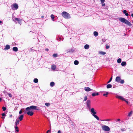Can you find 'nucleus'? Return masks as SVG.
Instances as JSON below:
<instances>
[{
	"mask_svg": "<svg viewBox=\"0 0 133 133\" xmlns=\"http://www.w3.org/2000/svg\"><path fill=\"white\" fill-rule=\"evenodd\" d=\"M126 64V63L125 62H123L121 63V65L122 66H124Z\"/></svg>",
	"mask_w": 133,
	"mask_h": 133,
	"instance_id": "nucleus-22",
	"label": "nucleus"
},
{
	"mask_svg": "<svg viewBox=\"0 0 133 133\" xmlns=\"http://www.w3.org/2000/svg\"><path fill=\"white\" fill-rule=\"evenodd\" d=\"M2 109H3V111H5L6 109V107H3L2 108Z\"/></svg>",
	"mask_w": 133,
	"mask_h": 133,
	"instance_id": "nucleus-34",
	"label": "nucleus"
},
{
	"mask_svg": "<svg viewBox=\"0 0 133 133\" xmlns=\"http://www.w3.org/2000/svg\"><path fill=\"white\" fill-rule=\"evenodd\" d=\"M109 46L108 45H106V48L107 49H109Z\"/></svg>",
	"mask_w": 133,
	"mask_h": 133,
	"instance_id": "nucleus-41",
	"label": "nucleus"
},
{
	"mask_svg": "<svg viewBox=\"0 0 133 133\" xmlns=\"http://www.w3.org/2000/svg\"><path fill=\"white\" fill-rule=\"evenodd\" d=\"M74 63L75 65H77L78 64L79 62L77 60H75L74 62Z\"/></svg>",
	"mask_w": 133,
	"mask_h": 133,
	"instance_id": "nucleus-23",
	"label": "nucleus"
},
{
	"mask_svg": "<svg viewBox=\"0 0 133 133\" xmlns=\"http://www.w3.org/2000/svg\"><path fill=\"white\" fill-rule=\"evenodd\" d=\"M34 82L35 83H36L38 82V80L36 78L34 79Z\"/></svg>",
	"mask_w": 133,
	"mask_h": 133,
	"instance_id": "nucleus-27",
	"label": "nucleus"
},
{
	"mask_svg": "<svg viewBox=\"0 0 133 133\" xmlns=\"http://www.w3.org/2000/svg\"><path fill=\"white\" fill-rule=\"evenodd\" d=\"M51 131V128L50 129L48 130L47 132H46V133H49V132H50Z\"/></svg>",
	"mask_w": 133,
	"mask_h": 133,
	"instance_id": "nucleus-40",
	"label": "nucleus"
},
{
	"mask_svg": "<svg viewBox=\"0 0 133 133\" xmlns=\"http://www.w3.org/2000/svg\"><path fill=\"white\" fill-rule=\"evenodd\" d=\"M37 107L34 105H32L29 107H28L25 109L26 111H30L31 109L39 110L38 108H37Z\"/></svg>",
	"mask_w": 133,
	"mask_h": 133,
	"instance_id": "nucleus-4",
	"label": "nucleus"
},
{
	"mask_svg": "<svg viewBox=\"0 0 133 133\" xmlns=\"http://www.w3.org/2000/svg\"><path fill=\"white\" fill-rule=\"evenodd\" d=\"M112 87V85L109 84L107 85V89H109L111 88Z\"/></svg>",
	"mask_w": 133,
	"mask_h": 133,
	"instance_id": "nucleus-20",
	"label": "nucleus"
},
{
	"mask_svg": "<svg viewBox=\"0 0 133 133\" xmlns=\"http://www.w3.org/2000/svg\"><path fill=\"white\" fill-rule=\"evenodd\" d=\"M44 16H41V18H44Z\"/></svg>",
	"mask_w": 133,
	"mask_h": 133,
	"instance_id": "nucleus-54",
	"label": "nucleus"
},
{
	"mask_svg": "<svg viewBox=\"0 0 133 133\" xmlns=\"http://www.w3.org/2000/svg\"><path fill=\"white\" fill-rule=\"evenodd\" d=\"M102 129L105 131H108L110 130V129L109 127L105 125L102 126Z\"/></svg>",
	"mask_w": 133,
	"mask_h": 133,
	"instance_id": "nucleus-6",
	"label": "nucleus"
},
{
	"mask_svg": "<svg viewBox=\"0 0 133 133\" xmlns=\"http://www.w3.org/2000/svg\"><path fill=\"white\" fill-rule=\"evenodd\" d=\"M132 111H130L129 113V114H128V115L129 116H130L132 114Z\"/></svg>",
	"mask_w": 133,
	"mask_h": 133,
	"instance_id": "nucleus-37",
	"label": "nucleus"
},
{
	"mask_svg": "<svg viewBox=\"0 0 133 133\" xmlns=\"http://www.w3.org/2000/svg\"><path fill=\"white\" fill-rule=\"evenodd\" d=\"M19 121L17 119H16L15 122V125L16 126H17L19 124Z\"/></svg>",
	"mask_w": 133,
	"mask_h": 133,
	"instance_id": "nucleus-15",
	"label": "nucleus"
},
{
	"mask_svg": "<svg viewBox=\"0 0 133 133\" xmlns=\"http://www.w3.org/2000/svg\"><path fill=\"white\" fill-rule=\"evenodd\" d=\"M22 110H20V111H19V114H22Z\"/></svg>",
	"mask_w": 133,
	"mask_h": 133,
	"instance_id": "nucleus-46",
	"label": "nucleus"
},
{
	"mask_svg": "<svg viewBox=\"0 0 133 133\" xmlns=\"http://www.w3.org/2000/svg\"><path fill=\"white\" fill-rule=\"evenodd\" d=\"M109 94V93L108 92H106V94H103L104 96H106V97H107V95Z\"/></svg>",
	"mask_w": 133,
	"mask_h": 133,
	"instance_id": "nucleus-36",
	"label": "nucleus"
},
{
	"mask_svg": "<svg viewBox=\"0 0 133 133\" xmlns=\"http://www.w3.org/2000/svg\"><path fill=\"white\" fill-rule=\"evenodd\" d=\"M57 133H61V132L60 130H59L58 131Z\"/></svg>",
	"mask_w": 133,
	"mask_h": 133,
	"instance_id": "nucleus-48",
	"label": "nucleus"
},
{
	"mask_svg": "<svg viewBox=\"0 0 133 133\" xmlns=\"http://www.w3.org/2000/svg\"><path fill=\"white\" fill-rule=\"evenodd\" d=\"M27 114L30 116H32L34 114V112L32 111H28L27 112Z\"/></svg>",
	"mask_w": 133,
	"mask_h": 133,
	"instance_id": "nucleus-11",
	"label": "nucleus"
},
{
	"mask_svg": "<svg viewBox=\"0 0 133 133\" xmlns=\"http://www.w3.org/2000/svg\"><path fill=\"white\" fill-rule=\"evenodd\" d=\"M26 111V110H25V112H24L25 114H26V113L27 114V112H26V111Z\"/></svg>",
	"mask_w": 133,
	"mask_h": 133,
	"instance_id": "nucleus-52",
	"label": "nucleus"
},
{
	"mask_svg": "<svg viewBox=\"0 0 133 133\" xmlns=\"http://www.w3.org/2000/svg\"><path fill=\"white\" fill-rule=\"evenodd\" d=\"M50 86L52 87L54 86L55 85V83L54 82H51L50 84Z\"/></svg>",
	"mask_w": 133,
	"mask_h": 133,
	"instance_id": "nucleus-24",
	"label": "nucleus"
},
{
	"mask_svg": "<svg viewBox=\"0 0 133 133\" xmlns=\"http://www.w3.org/2000/svg\"><path fill=\"white\" fill-rule=\"evenodd\" d=\"M12 116V115L11 114H10L9 115V117L10 118H11Z\"/></svg>",
	"mask_w": 133,
	"mask_h": 133,
	"instance_id": "nucleus-43",
	"label": "nucleus"
},
{
	"mask_svg": "<svg viewBox=\"0 0 133 133\" xmlns=\"http://www.w3.org/2000/svg\"><path fill=\"white\" fill-rule=\"evenodd\" d=\"M131 16H132V17H133V14H132L131 15Z\"/></svg>",
	"mask_w": 133,
	"mask_h": 133,
	"instance_id": "nucleus-56",
	"label": "nucleus"
},
{
	"mask_svg": "<svg viewBox=\"0 0 133 133\" xmlns=\"http://www.w3.org/2000/svg\"><path fill=\"white\" fill-rule=\"evenodd\" d=\"M10 46L9 45H6L5 48H4V50H8L10 49Z\"/></svg>",
	"mask_w": 133,
	"mask_h": 133,
	"instance_id": "nucleus-13",
	"label": "nucleus"
},
{
	"mask_svg": "<svg viewBox=\"0 0 133 133\" xmlns=\"http://www.w3.org/2000/svg\"><path fill=\"white\" fill-rule=\"evenodd\" d=\"M54 15L53 14H52L51 16V17L52 19V20L53 21H54Z\"/></svg>",
	"mask_w": 133,
	"mask_h": 133,
	"instance_id": "nucleus-31",
	"label": "nucleus"
},
{
	"mask_svg": "<svg viewBox=\"0 0 133 133\" xmlns=\"http://www.w3.org/2000/svg\"><path fill=\"white\" fill-rule=\"evenodd\" d=\"M2 23V21H0V23Z\"/></svg>",
	"mask_w": 133,
	"mask_h": 133,
	"instance_id": "nucleus-57",
	"label": "nucleus"
},
{
	"mask_svg": "<svg viewBox=\"0 0 133 133\" xmlns=\"http://www.w3.org/2000/svg\"><path fill=\"white\" fill-rule=\"evenodd\" d=\"M15 132H19V130L18 129V127L17 126H15Z\"/></svg>",
	"mask_w": 133,
	"mask_h": 133,
	"instance_id": "nucleus-21",
	"label": "nucleus"
},
{
	"mask_svg": "<svg viewBox=\"0 0 133 133\" xmlns=\"http://www.w3.org/2000/svg\"><path fill=\"white\" fill-rule=\"evenodd\" d=\"M121 59L119 58L117 60V62L118 63H121Z\"/></svg>",
	"mask_w": 133,
	"mask_h": 133,
	"instance_id": "nucleus-30",
	"label": "nucleus"
},
{
	"mask_svg": "<svg viewBox=\"0 0 133 133\" xmlns=\"http://www.w3.org/2000/svg\"><path fill=\"white\" fill-rule=\"evenodd\" d=\"M94 34L95 36H97L98 35V32L96 31H94Z\"/></svg>",
	"mask_w": 133,
	"mask_h": 133,
	"instance_id": "nucleus-26",
	"label": "nucleus"
},
{
	"mask_svg": "<svg viewBox=\"0 0 133 133\" xmlns=\"http://www.w3.org/2000/svg\"><path fill=\"white\" fill-rule=\"evenodd\" d=\"M89 47V45L88 44H86L85 45L84 48L85 49H88Z\"/></svg>",
	"mask_w": 133,
	"mask_h": 133,
	"instance_id": "nucleus-18",
	"label": "nucleus"
},
{
	"mask_svg": "<svg viewBox=\"0 0 133 133\" xmlns=\"http://www.w3.org/2000/svg\"><path fill=\"white\" fill-rule=\"evenodd\" d=\"M1 115L2 116V117H1V118L2 119H4L5 118V117H4V116H5V114L4 113H3Z\"/></svg>",
	"mask_w": 133,
	"mask_h": 133,
	"instance_id": "nucleus-28",
	"label": "nucleus"
},
{
	"mask_svg": "<svg viewBox=\"0 0 133 133\" xmlns=\"http://www.w3.org/2000/svg\"><path fill=\"white\" fill-rule=\"evenodd\" d=\"M2 100V99L0 97V102Z\"/></svg>",
	"mask_w": 133,
	"mask_h": 133,
	"instance_id": "nucleus-55",
	"label": "nucleus"
},
{
	"mask_svg": "<svg viewBox=\"0 0 133 133\" xmlns=\"http://www.w3.org/2000/svg\"><path fill=\"white\" fill-rule=\"evenodd\" d=\"M13 7L16 10L18 8V5L17 3H14L13 5Z\"/></svg>",
	"mask_w": 133,
	"mask_h": 133,
	"instance_id": "nucleus-9",
	"label": "nucleus"
},
{
	"mask_svg": "<svg viewBox=\"0 0 133 133\" xmlns=\"http://www.w3.org/2000/svg\"><path fill=\"white\" fill-rule=\"evenodd\" d=\"M123 13L125 14V15L127 16H128L129 15V14L128 13H127V11L126 10H124L123 11Z\"/></svg>",
	"mask_w": 133,
	"mask_h": 133,
	"instance_id": "nucleus-16",
	"label": "nucleus"
},
{
	"mask_svg": "<svg viewBox=\"0 0 133 133\" xmlns=\"http://www.w3.org/2000/svg\"><path fill=\"white\" fill-rule=\"evenodd\" d=\"M87 96H85L84 97V100L85 101L87 100Z\"/></svg>",
	"mask_w": 133,
	"mask_h": 133,
	"instance_id": "nucleus-38",
	"label": "nucleus"
},
{
	"mask_svg": "<svg viewBox=\"0 0 133 133\" xmlns=\"http://www.w3.org/2000/svg\"><path fill=\"white\" fill-rule=\"evenodd\" d=\"M100 54L102 55H104L106 54V52L103 51H101L99 52Z\"/></svg>",
	"mask_w": 133,
	"mask_h": 133,
	"instance_id": "nucleus-29",
	"label": "nucleus"
},
{
	"mask_svg": "<svg viewBox=\"0 0 133 133\" xmlns=\"http://www.w3.org/2000/svg\"><path fill=\"white\" fill-rule=\"evenodd\" d=\"M102 3V6H104L105 5V3Z\"/></svg>",
	"mask_w": 133,
	"mask_h": 133,
	"instance_id": "nucleus-49",
	"label": "nucleus"
},
{
	"mask_svg": "<svg viewBox=\"0 0 133 133\" xmlns=\"http://www.w3.org/2000/svg\"><path fill=\"white\" fill-rule=\"evenodd\" d=\"M112 77H111L110 78L109 81L107 82V83H110L112 80Z\"/></svg>",
	"mask_w": 133,
	"mask_h": 133,
	"instance_id": "nucleus-35",
	"label": "nucleus"
},
{
	"mask_svg": "<svg viewBox=\"0 0 133 133\" xmlns=\"http://www.w3.org/2000/svg\"><path fill=\"white\" fill-rule=\"evenodd\" d=\"M51 68L52 69L55 70L56 69V66L55 65H52V66Z\"/></svg>",
	"mask_w": 133,
	"mask_h": 133,
	"instance_id": "nucleus-19",
	"label": "nucleus"
},
{
	"mask_svg": "<svg viewBox=\"0 0 133 133\" xmlns=\"http://www.w3.org/2000/svg\"><path fill=\"white\" fill-rule=\"evenodd\" d=\"M61 39V38H59V41H60Z\"/></svg>",
	"mask_w": 133,
	"mask_h": 133,
	"instance_id": "nucleus-53",
	"label": "nucleus"
},
{
	"mask_svg": "<svg viewBox=\"0 0 133 133\" xmlns=\"http://www.w3.org/2000/svg\"><path fill=\"white\" fill-rule=\"evenodd\" d=\"M49 49L48 48H46L45 49V50L46 51H49Z\"/></svg>",
	"mask_w": 133,
	"mask_h": 133,
	"instance_id": "nucleus-50",
	"label": "nucleus"
},
{
	"mask_svg": "<svg viewBox=\"0 0 133 133\" xmlns=\"http://www.w3.org/2000/svg\"><path fill=\"white\" fill-rule=\"evenodd\" d=\"M57 54H55L53 55V56L55 57H56L57 56Z\"/></svg>",
	"mask_w": 133,
	"mask_h": 133,
	"instance_id": "nucleus-33",
	"label": "nucleus"
},
{
	"mask_svg": "<svg viewBox=\"0 0 133 133\" xmlns=\"http://www.w3.org/2000/svg\"><path fill=\"white\" fill-rule=\"evenodd\" d=\"M84 90L86 91H89L91 90L90 88L88 87H85Z\"/></svg>",
	"mask_w": 133,
	"mask_h": 133,
	"instance_id": "nucleus-12",
	"label": "nucleus"
},
{
	"mask_svg": "<svg viewBox=\"0 0 133 133\" xmlns=\"http://www.w3.org/2000/svg\"><path fill=\"white\" fill-rule=\"evenodd\" d=\"M15 20L18 21V23L20 24H22V21L23 20L22 19H21L19 18H15Z\"/></svg>",
	"mask_w": 133,
	"mask_h": 133,
	"instance_id": "nucleus-8",
	"label": "nucleus"
},
{
	"mask_svg": "<svg viewBox=\"0 0 133 133\" xmlns=\"http://www.w3.org/2000/svg\"><path fill=\"white\" fill-rule=\"evenodd\" d=\"M24 117V116L23 115H21L19 117L18 119L19 120V121H22L23 119V118Z\"/></svg>",
	"mask_w": 133,
	"mask_h": 133,
	"instance_id": "nucleus-14",
	"label": "nucleus"
},
{
	"mask_svg": "<svg viewBox=\"0 0 133 133\" xmlns=\"http://www.w3.org/2000/svg\"><path fill=\"white\" fill-rule=\"evenodd\" d=\"M115 81L116 82L118 83H120L121 84H123L124 82V80L123 79H121L120 77L119 76H117L116 77Z\"/></svg>",
	"mask_w": 133,
	"mask_h": 133,
	"instance_id": "nucleus-5",
	"label": "nucleus"
},
{
	"mask_svg": "<svg viewBox=\"0 0 133 133\" xmlns=\"http://www.w3.org/2000/svg\"><path fill=\"white\" fill-rule=\"evenodd\" d=\"M62 15L64 18L69 19L70 18V15L68 12L65 11H63L62 13Z\"/></svg>",
	"mask_w": 133,
	"mask_h": 133,
	"instance_id": "nucleus-3",
	"label": "nucleus"
},
{
	"mask_svg": "<svg viewBox=\"0 0 133 133\" xmlns=\"http://www.w3.org/2000/svg\"><path fill=\"white\" fill-rule=\"evenodd\" d=\"M111 120L110 119H106L105 120V121H110Z\"/></svg>",
	"mask_w": 133,
	"mask_h": 133,
	"instance_id": "nucleus-45",
	"label": "nucleus"
},
{
	"mask_svg": "<svg viewBox=\"0 0 133 133\" xmlns=\"http://www.w3.org/2000/svg\"><path fill=\"white\" fill-rule=\"evenodd\" d=\"M8 95L9 96V97H12V95L10 94H8Z\"/></svg>",
	"mask_w": 133,
	"mask_h": 133,
	"instance_id": "nucleus-44",
	"label": "nucleus"
},
{
	"mask_svg": "<svg viewBox=\"0 0 133 133\" xmlns=\"http://www.w3.org/2000/svg\"><path fill=\"white\" fill-rule=\"evenodd\" d=\"M119 21L121 22L126 24L129 26H131L132 24L130 23L125 18H123L120 17L119 18Z\"/></svg>",
	"mask_w": 133,
	"mask_h": 133,
	"instance_id": "nucleus-1",
	"label": "nucleus"
},
{
	"mask_svg": "<svg viewBox=\"0 0 133 133\" xmlns=\"http://www.w3.org/2000/svg\"><path fill=\"white\" fill-rule=\"evenodd\" d=\"M125 130H126V129L124 128L122 129H121V131H125Z\"/></svg>",
	"mask_w": 133,
	"mask_h": 133,
	"instance_id": "nucleus-39",
	"label": "nucleus"
},
{
	"mask_svg": "<svg viewBox=\"0 0 133 133\" xmlns=\"http://www.w3.org/2000/svg\"><path fill=\"white\" fill-rule=\"evenodd\" d=\"M123 101H125L126 103H127V104H128V101H127L126 100H125H125H123Z\"/></svg>",
	"mask_w": 133,
	"mask_h": 133,
	"instance_id": "nucleus-47",
	"label": "nucleus"
},
{
	"mask_svg": "<svg viewBox=\"0 0 133 133\" xmlns=\"http://www.w3.org/2000/svg\"><path fill=\"white\" fill-rule=\"evenodd\" d=\"M99 94L98 93H97L96 94L95 93H92V95L93 96H95L96 95H98Z\"/></svg>",
	"mask_w": 133,
	"mask_h": 133,
	"instance_id": "nucleus-25",
	"label": "nucleus"
},
{
	"mask_svg": "<svg viewBox=\"0 0 133 133\" xmlns=\"http://www.w3.org/2000/svg\"><path fill=\"white\" fill-rule=\"evenodd\" d=\"M90 112L92 114V115L95 118L98 120H99V118L96 114V111L94 109L92 108L90 110Z\"/></svg>",
	"mask_w": 133,
	"mask_h": 133,
	"instance_id": "nucleus-2",
	"label": "nucleus"
},
{
	"mask_svg": "<svg viewBox=\"0 0 133 133\" xmlns=\"http://www.w3.org/2000/svg\"><path fill=\"white\" fill-rule=\"evenodd\" d=\"M101 1L102 3H103L104 2L105 0H101Z\"/></svg>",
	"mask_w": 133,
	"mask_h": 133,
	"instance_id": "nucleus-42",
	"label": "nucleus"
},
{
	"mask_svg": "<svg viewBox=\"0 0 133 133\" xmlns=\"http://www.w3.org/2000/svg\"><path fill=\"white\" fill-rule=\"evenodd\" d=\"M12 49L14 51H18V48L16 47H14L12 48Z\"/></svg>",
	"mask_w": 133,
	"mask_h": 133,
	"instance_id": "nucleus-17",
	"label": "nucleus"
},
{
	"mask_svg": "<svg viewBox=\"0 0 133 133\" xmlns=\"http://www.w3.org/2000/svg\"><path fill=\"white\" fill-rule=\"evenodd\" d=\"M50 105V104L49 103H46L45 104V105L46 106H47V107L49 106Z\"/></svg>",
	"mask_w": 133,
	"mask_h": 133,
	"instance_id": "nucleus-32",
	"label": "nucleus"
},
{
	"mask_svg": "<svg viewBox=\"0 0 133 133\" xmlns=\"http://www.w3.org/2000/svg\"><path fill=\"white\" fill-rule=\"evenodd\" d=\"M116 97L117 98L121 99L122 101L125 100V99L121 96L117 95Z\"/></svg>",
	"mask_w": 133,
	"mask_h": 133,
	"instance_id": "nucleus-10",
	"label": "nucleus"
},
{
	"mask_svg": "<svg viewBox=\"0 0 133 133\" xmlns=\"http://www.w3.org/2000/svg\"><path fill=\"white\" fill-rule=\"evenodd\" d=\"M90 100H88L86 102L87 106L89 109H90Z\"/></svg>",
	"mask_w": 133,
	"mask_h": 133,
	"instance_id": "nucleus-7",
	"label": "nucleus"
},
{
	"mask_svg": "<svg viewBox=\"0 0 133 133\" xmlns=\"http://www.w3.org/2000/svg\"><path fill=\"white\" fill-rule=\"evenodd\" d=\"M120 120V119H119L118 118L117 119V120L116 121V122H117V121H119Z\"/></svg>",
	"mask_w": 133,
	"mask_h": 133,
	"instance_id": "nucleus-51",
	"label": "nucleus"
}]
</instances>
